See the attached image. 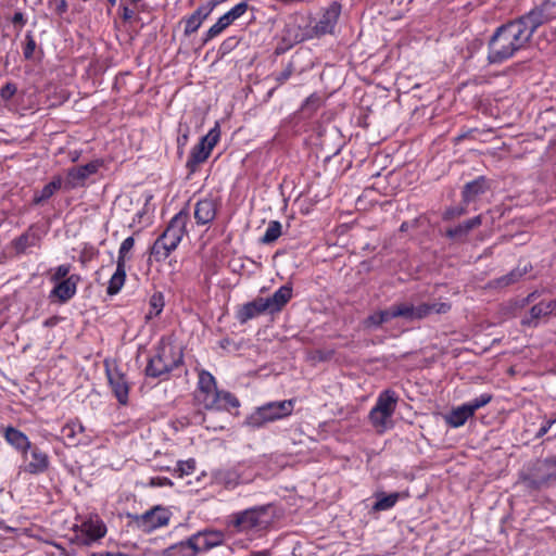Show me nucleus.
Wrapping results in <instances>:
<instances>
[{"instance_id": "nucleus-1", "label": "nucleus", "mask_w": 556, "mask_h": 556, "mask_svg": "<svg viewBox=\"0 0 556 556\" xmlns=\"http://www.w3.org/2000/svg\"><path fill=\"white\" fill-rule=\"evenodd\" d=\"M545 21L542 9H533L527 14L500 26L489 41L488 60L502 63L519 50L525 49L533 33Z\"/></svg>"}, {"instance_id": "nucleus-2", "label": "nucleus", "mask_w": 556, "mask_h": 556, "mask_svg": "<svg viewBox=\"0 0 556 556\" xmlns=\"http://www.w3.org/2000/svg\"><path fill=\"white\" fill-rule=\"evenodd\" d=\"M195 401L205 409L229 410L239 406L238 399L228 391H219L214 376L207 370H200Z\"/></svg>"}, {"instance_id": "nucleus-3", "label": "nucleus", "mask_w": 556, "mask_h": 556, "mask_svg": "<svg viewBox=\"0 0 556 556\" xmlns=\"http://www.w3.org/2000/svg\"><path fill=\"white\" fill-rule=\"evenodd\" d=\"M293 290L290 285H283L269 298H256L251 302L241 305L237 312V319L240 324L256 318L263 314H275L280 312L292 299Z\"/></svg>"}, {"instance_id": "nucleus-4", "label": "nucleus", "mask_w": 556, "mask_h": 556, "mask_svg": "<svg viewBox=\"0 0 556 556\" xmlns=\"http://www.w3.org/2000/svg\"><path fill=\"white\" fill-rule=\"evenodd\" d=\"M189 213L186 210L179 211L169 220L162 235L154 241L151 248V257L156 262L165 261L175 251L187 233Z\"/></svg>"}, {"instance_id": "nucleus-5", "label": "nucleus", "mask_w": 556, "mask_h": 556, "mask_svg": "<svg viewBox=\"0 0 556 556\" xmlns=\"http://www.w3.org/2000/svg\"><path fill=\"white\" fill-rule=\"evenodd\" d=\"M182 362L181 350L169 341L162 339L150 357L146 375L151 378H162L168 375Z\"/></svg>"}, {"instance_id": "nucleus-6", "label": "nucleus", "mask_w": 556, "mask_h": 556, "mask_svg": "<svg viewBox=\"0 0 556 556\" xmlns=\"http://www.w3.org/2000/svg\"><path fill=\"white\" fill-rule=\"evenodd\" d=\"M520 482L530 490L552 486L556 482V455L530 463L521 471Z\"/></svg>"}, {"instance_id": "nucleus-7", "label": "nucleus", "mask_w": 556, "mask_h": 556, "mask_svg": "<svg viewBox=\"0 0 556 556\" xmlns=\"http://www.w3.org/2000/svg\"><path fill=\"white\" fill-rule=\"evenodd\" d=\"M397 402L399 395L393 390L387 389L378 395L368 416L370 424L377 431L383 432L392 427V416Z\"/></svg>"}, {"instance_id": "nucleus-8", "label": "nucleus", "mask_w": 556, "mask_h": 556, "mask_svg": "<svg viewBox=\"0 0 556 556\" xmlns=\"http://www.w3.org/2000/svg\"><path fill=\"white\" fill-rule=\"evenodd\" d=\"M294 407L293 400L269 402L257 407L248 418L247 425L252 428H262L268 422H273L292 414Z\"/></svg>"}, {"instance_id": "nucleus-9", "label": "nucleus", "mask_w": 556, "mask_h": 556, "mask_svg": "<svg viewBox=\"0 0 556 556\" xmlns=\"http://www.w3.org/2000/svg\"><path fill=\"white\" fill-rule=\"evenodd\" d=\"M341 14V4L332 1L324 9L319 20L314 24L313 28H301L300 33L293 36V40H309L319 38L324 35L331 34L337 25Z\"/></svg>"}, {"instance_id": "nucleus-10", "label": "nucleus", "mask_w": 556, "mask_h": 556, "mask_svg": "<svg viewBox=\"0 0 556 556\" xmlns=\"http://www.w3.org/2000/svg\"><path fill=\"white\" fill-rule=\"evenodd\" d=\"M270 523L267 509L264 506L248 508L231 516L230 525L237 532L248 533L266 529Z\"/></svg>"}, {"instance_id": "nucleus-11", "label": "nucleus", "mask_w": 556, "mask_h": 556, "mask_svg": "<svg viewBox=\"0 0 556 556\" xmlns=\"http://www.w3.org/2000/svg\"><path fill=\"white\" fill-rule=\"evenodd\" d=\"M219 127L218 125H215L205 136L200 139L199 143L192 148L186 162V167L190 173H194L199 165L208 159L214 147L219 141Z\"/></svg>"}, {"instance_id": "nucleus-12", "label": "nucleus", "mask_w": 556, "mask_h": 556, "mask_svg": "<svg viewBox=\"0 0 556 556\" xmlns=\"http://www.w3.org/2000/svg\"><path fill=\"white\" fill-rule=\"evenodd\" d=\"M491 400V394L482 393L479 396L457 407H454L448 414L444 416V420L451 428L463 427L466 424V421L469 418H471L479 408L489 404Z\"/></svg>"}, {"instance_id": "nucleus-13", "label": "nucleus", "mask_w": 556, "mask_h": 556, "mask_svg": "<svg viewBox=\"0 0 556 556\" xmlns=\"http://www.w3.org/2000/svg\"><path fill=\"white\" fill-rule=\"evenodd\" d=\"M75 531L78 532L83 544L90 545L106 534V526L98 515H90L80 525L75 526Z\"/></svg>"}, {"instance_id": "nucleus-14", "label": "nucleus", "mask_w": 556, "mask_h": 556, "mask_svg": "<svg viewBox=\"0 0 556 556\" xmlns=\"http://www.w3.org/2000/svg\"><path fill=\"white\" fill-rule=\"evenodd\" d=\"M403 308L405 311L404 318L413 321L424 319L433 313L446 314L451 309V304L447 302H433L414 305L413 303L403 302Z\"/></svg>"}, {"instance_id": "nucleus-15", "label": "nucleus", "mask_w": 556, "mask_h": 556, "mask_svg": "<svg viewBox=\"0 0 556 556\" xmlns=\"http://www.w3.org/2000/svg\"><path fill=\"white\" fill-rule=\"evenodd\" d=\"M198 554L207 552L220 546L226 540L225 532L217 529L206 528L190 535Z\"/></svg>"}, {"instance_id": "nucleus-16", "label": "nucleus", "mask_w": 556, "mask_h": 556, "mask_svg": "<svg viewBox=\"0 0 556 556\" xmlns=\"http://www.w3.org/2000/svg\"><path fill=\"white\" fill-rule=\"evenodd\" d=\"M169 521L168 511L160 506H156L144 514L136 517V525L143 532L150 533L155 529L164 527Z\"/></svg>"}, {"instance_id": "nucleus-17", "label": "nucleus", "mask_w": 556, "mask_h": 556, "mask_svg": "<svg viewBox=\"0 0 556 556\" xmlns=\"http://www.w3.org/2000/svg\"><path fill=\"white\" fill-rule=\"evenodd\" d=\"M61 435L67 446L88 445L90 438L79 419H70L61 429Z\"/></svg>"}, {"instance_id": "nucleus-18", "label": "nucleus", "mask_w": 556, "mask_h": 556, "mask_svg": "<svg viewBox=\"0 0 556 556\" xmlns=\"http://www.w3.org/2000/svg\"><path fill=\"white\" fill-rule=\"evenodd\" d=\"M312 16L309 13H296L292 15L289 22L286 24L282 35V40L292 47L295 43L302 42L303 40H293V36L298 34V29L301 28H313Z\"/></svg>"}, {"instance_id": "nucleus-19", "label": "nucleus", "mask_w": 556, "mask_h": 556, "mask_svg": "<svg viewBox=\"0 0 556 556\" xmlns=\"http://www.w3.org/2000/svg\"><path fill=\"white\" fill-rule=\"evenodd\" d=\"M79 281V275L74 274L62 281L55 282L49 293V299L52 301L56 300L60 303H66L76 294Z\"/></svg>"}, {"instance_id": "nucleus-20", "label": "nucleus", "mask_w": 556, "mask_h": 556, "mask_svg": "<svg viewBox=\"0 0 556 556\" xmlns=\"http://www.w3.org/2000/svg\"><path fill=\"white\" fill-rule=\"evenodd\" d=\"M3 437L9 445L22 454L24 459L27 458V454L31 448V442L24 432L9 426L4 429Z\"/></svg>"}, {"instance_id": "nucleus-21", "label": "nucleus", "mask_w": 556, "mask_h": 556, "mask_svg": "<svg viewBox=\"0 0 556 556\" xmlns=\"http://www.w3.org/2000/svg\"><path fill=\"white\" fill-rule=\"evenodd\" d=\"M217 213V201L214 198L199 200L194 206V218L198 225H206L214 220Z\"/></svg>"}, {"instance_id": "nucleus-22", "label": "nucleus", "mask_w": 556, "mask_h": 556, "mask_svg": "<svg viewBox=\"0 0 556 556\" xmlns=\"http://www.w3.org/2000/svg\"><path fill=\"white\" fill-rule=\"evenodd\" d=\"M108 379L118 403L126 405L128 402L129 386L125 376L118 370H108Z\"/></svg>"}, {"instance_id": "nucleus-23", "label": "nucleus", "mask_w": 556, "mask_h": 556, "mask_svg": "<svg viewBox=\"0 0 556 556\" xmlns=\"http://www.w3.org/2000/svg\"><path fill=\"white\" fill-rule=\"evenodd\" d=\"M214 9V4L205 3L200 5L191 15H189L185 20V35L190 36L195 33L203 22L207 18V16L212 13Z\"/></svg>"}, {"instance_id": "nucleus-24", "label": "nucleus", "mask_w": 556, "mask_h": 556, "mask_svg": "<svg viewBox=\"0 0 556 556\" xmlns=\"http://www.w3.org/2000/svg\"><path fill=\"white\" fill-rule=\"evenodd\" d=\"M30 460L25 465L24 470L30 475H40L48 470L50 459L46 452L37 446H31Z\"/></svg>"}, {"instance_id": "nucleus-25", "label": "nucleus", "mask_w": 556, "mask_h": 556, "mask_svg": "<svg viewBox=\"0 0 556 556\" xmlns=\"http://www.w3.org/2000/svg\"><path fill=\"white\" fill-rule=\"evenodd\" d=\"M482 224L481 215L467 219L453 228H448L445 232L446 237L453 240H460L473 229Z\"/></svg>"}, {"instance_id": "nucleus-26", "label": "nucleus", "mask_w": 556, "mask_h": 556, "mask_svg": "<svg viewBox=\"0 0 556 556\" xmlns=\"http://www.w3.org/2000/svg\"><path fill=\"white\" fill-rule=\"evenodd\" d=\"M98 164L88 163L83 166L73 167L68 170L67 178L72 187L81 185L90 175L97 173Z\"/></svg>"}, {"instance_id": "nucleus-27", "label": "nucleus", "mask_w": 556, "mask_h": 556, "mask_svg": "<svg viewBox=\"0 0 556 556\" xmlns=\"http://www.w3.org/2000/svg\"><path fill=\"white\" fill-rule=\"evenodd\" d=\"M405 493L393 492L390 494H386L384 492H377L375 494L376 502L372 506L375 511H384L389 510L395 506V504L401 500L406 497Z\"/></svg>"}, {"instance_id": "nucleus-28", "label": "nucleus", "mask_w": 556, "mask_h": 556, "mask_svg": "<svg viewBox=\"0 0 556 556\" xmlns=\"http://www.w3.org/2000/svg\"><path fill=\"white\" fill-rule=\"evenodd\" d=\"M198 552L189 536L187 540L170 545L163 549L160 556H197Z\"/></svg>"}, {"instance_id": "nucleus-29", "label": "nucleus", "mask_w": 556, "mask_h": 556, "mask_svg": "<svg viewBox=\"0 0 556 556\" xmlns=\"http://www.w3.org/2000/svg\"><path fill=\"white\" fill-rule=\"evenodd\" d=\"M556 311V301L555 300H548V301H541L540 303L535 304L530 309V318L523 320V324L528 325H536V321L541 317H545L547 315L553 314Z\"/></svg>"}, {"instance_id": "nucleus-30", "label": "nucleus", "mask_w": 556, "mask_h": 556, "mask_svg": "<svg viewBox=\"0 0 556 556\" xmlns=\"http://www.w3.org/2000/svg\"><path fill=\"white\" fill-rule=\"evenodd\" d=\"M488 189V182L484 177H479L470 182H467L463 190V201L465 204L472 202L479 194H482Z\"/></svg>"}, {"instance_id": "nucleus-31", "label": "nucleus", "mask_w": 556, "mask_h": 556, "mask_svg": "<svg viewBox=\"0 0 556 556\" xmlns=\"http://www.w3.org/2000/svg\"><path fill=\"white\" fill-rule=\"evenodd\" d=\"M125 280H126V266L123 265L122 263L121 264L116 263V270L112 275L111 279L109 280L106 293L109 295L117 294L124 287Z\"/></svg>"}, {"instance_id": "nucleus-32", "label": "nucleus", "mask_w": 556, "mask_h": 556, "mask_svg": "<svg viewBox=\"0 0 556 556\" xmlns=\"http://www.w3.org/2000/svg\"><path fill=\"white\" fill-rule=\"evenodd\" d=\"M62 186V178L60 176L54 177L52 181L47 184L40 191L34 195V203L39 204L50 199Z\"/></svg>"}, {"instance_id": "nucleus-33", "label": "nucleus", "mask_w": 556, "mask_h": 556, "mask_svg": "<svg viewBox=\"0 0 556 556\" xmlns=\"http://www.w3.org/2000/svg\"><path fill=\"white\" fill-rule=\"evenodd\" d=\"M281 229H282V225L280 222L270 220L267 225V228H266L264 235L260 239V241L263 244H270V243L275 242L281 236V232H282Z\"/></svg>"}, {"instance_id": "nucleus-34", "label": "nucleus", "mask_w": 556, "mask_h": 556, "mask_svg": "<svg viewBox=\"0 0 556 556\" xmlns=\"http://www.w3.org/2000/svg\"><path fill=\"white\" fill-rule=\"evenodd\" d=\"M232 22L224 14L204 35V43L220 35Z\"/></svg>"}, {"instance_id": "nucleus-35", "label": "nucleus", "mask_w": 556, "mask_h": 556, "mask_svg": "<svg viewBox=\"0 0 556 556\" xmlns=\"http://www.w3.org/2000/svg\"><path fill=\"white\" fill-rule=\"evenodd\" d=\"M378 313H379L383 324L390 321L393 318H399V317L404 318V315H405V311L403 308V302L395 303L387 309L378 311Z\"/></svg>"}, {"instance_id": "nucleus-36", "label": "nucleus", "mask_w": 556, "mask_h": 556, "mask_svg": "<svg viewBox=\"0 0 556 556\" xmlns=\"http://www.w3.org/2000/svg\"><path fill=\"white\" fill-rule=\"evenodd\" d=\"M217 479L227 488H235L241 482V477L236 469L222 470L217 475Z\"/></svg>"}, {"instance_id": "nucleus-37", "label": "nucleus", "mask_w": 556, "mask_h": 556, "mask_svg": "<svg viewBox=\"0 0 556 556\" xmlns=\"http://www.w3.org/2000/svg\"><path fill=\"white\" fill-rule=\"evenodd\" d=\"M164 307V295L161 292H155L150 298V311L147 315L148 318L155 317L161 314Z\"/></svg>"}, {"instance_id": "nucleus-38", "label": "nucleus", "mask_w": 556, "mask_h": 556, "mask_svg": "<svg viewBox=\"0 0 556 556\" xmlns=\"http://www.w3.org/2000/svg\"><path fill=\"white\" fill-rule=\"evenodd\" d=\"M98 255L99 251L96 249L94 245L90 243H84L79 252V262L83 266H86L89 262L97 258Z\"/></svg>"}, {"instance_id": "nucleus-39", "label": "nucleus", "mask_w": 556, "mask_h": 556, "mask_svg": "<svg viewBox=\"0 0 556 556\" xmlns=\"http://www.w3.org/2000/svg\"><path fill=\"white\" fill-rule=\"evenodd\" d=\"M195 470V460L190 458L187 460H180L177 463L176 468L174 469L175 475L178 478H184L186 476H190Z\"/></svg>"}, {"instance_id": "nucleus-40", "label": "nucleus", "mask_w": 556, "mask_h": 556, "mask_svg": "<svg viewBox=\"0 0 556 556\" xmlns=\"http://www.w3.org/2000/svg\"><path fill=\"white\" fill-rule=\"evenodd\" d=\"M135 245V239L132 237H127L121 243L117 256V264H123L126 266V261L128 258V253L132 250Z\"/></svg>"}, {"instance_id": "nucleus-41", "label": "nucleus", "mask_w": 556, "mask_h": 556, "mask_svg": "<svg viewBox=\"0 0 556 556\" xmlns=\"http://www.w3.org/2000/svg\"><path fill=\"white\" fill-rule=\"evenodd\" d=\"M70 271H71V265L70 264L59 265L55 268L51 269L50 281L53 282V283L62 281V280L66 279L70 276L68 275Z\"/></svg>"}, {"instance_id": "nucleus-42", "label": "nucleus", "mask_w": 556, "mask_h": 556, "mask_svg": "<svg viewBox=\"0 0 556 556\" xmlns=\"http://www.w3.org/2000/svg\"><path fill=\"white\" fill-rule=\"evenodd\" d=\"M467 213V208L465 205H456L447 207L443 214L442 219L445 222L458 218Z\"/></svg>"}, {"instance_id": "nucleus-43", "label": "nucleus", "mask_w": 556, "mask_h": 556, "mask_svg": "<svg viewBox=\"0 0 556 556\" xmlns=\"http://www.w3.org/2000/svg\"><path fill=\"white\" fill-rule=\"evenodd\" d=\"M248 10L247 2H240L225 13V15L233 23L241 17Z\"/></svg>"}, {"instance_id": "nucleus-44", "label": "nucleus", "mask_w": 556, "mask_h": 556, "mask_svg": "<svg viewBox=\"0 0 556 556\" xmlns=\"http://www.w3.org/2000/svg\"><path fill=\"white\" fill-rule=\"evenodd\" d=\"M17 91V87L14 83H7L1 89H0V97L4 101L11 100Z\"/></svg>"}, {"instance_id": "nucleus-45", "label": "nucleus", "mask_w": 556, "mask_h": 556, "mask_svg": "<svg viewBox=\"0 0 556 556\" xmlns=\"http://www.w3.org/2000/svg\"><path fill=\"white\" fill-rule=\"evenodd\" d=\"M36 50V41L31 35H26V43L23 49V54L26 60H30Z\"/></svg>"}, {"instance_id": "nucleus-46", "label": "nucleus", "mask_w": 556, "mask_h": 556, "mask_svg": "<svg viewBox=\"0 0 556 556\" xmlns=\"http://www.w3.org/2000/svg\"><path fill=\"white\" fill-rule=\"evenodd\" d=\"M33 243L30 242V236L28 233H24L18 237L15 242V250L20 253L25 252L27 248H29Z\"/></svg>"}, {"instance_id": "nucleus-47", "label": "nucleus", "mask_w": 556, "mask_h": 556, "mask_svg": "<svg viewBox=\"0 0 556 556\" xmlns=\"http://www.w3.org/2000/svg\"><path fill=\"white\" fill-rule=\"evenodd\" d=\"M526 271H520L519 269L510 271L508 275L500 278L498 282L503 286L510 285L517 281Z\"/></svg>"}, {"instance_id": "nucleus-48", "label": "nucleus", "mask_w": 556, "mask_h": 556, "mask_svg": "<svg viewBox=\"0 0 556 556\" xmlns=\"http://www.w3.org/2000/svg\"><path fill=\"white\" fill-rule=\"evenodd\" d=\"M49 7L58 15H63L67 11V2H66V0H49Z\"/></svg>"}, {"instance_id": "nucleus-49", "label": "nucleus", "mask_w": 556, "mask_h": 556, "mask_svg": "<svg viewBox=\"0 0 556 556\" xmlns=\"http://www.w3.org/2000/svg\"><path fill=\"white\" fill-rule=\"evenodd\" d=\"M188 140H189V130L187 128L184 132L179 134V136L177 137V152L180 156L184 154V149H185L186 144L188 143Z\"/></svg>"}, {"instance_id": "nucleus-50", "label": "nucleus", "mask_w": 556, "mask_h": 556, "mask_svg": "<svg viewBox=\"0 0 556 556\" xmlns=\"http://www.w3.org/2000/svg\"><path fill=\"white\" fill-rule=\"evenodd\" d=\"M383 323H382L381 317H380L378 312L372 313L365 320V326L366 327H375L376 328V327H379Z\"/></svg>"}, {"instance_id": "nucleus-51", "label": "nucleus", "mask_w": 556, "mask_h": 556, "mask_svg": "<svg viewBox=\"0 0 556 556\" xmlns=\"http://www.w3.org/2000/svg\"><path fill=\"white\" fill-rule=\"evenodd\" d=\"M293 73L292 65H288L280 74L277 75L276 80L279 84L287 81Z\"/></svg>"}, {"instance_id": "nucleus-52", "label": "nucleus", "mask_w": 556, "mask_h": 556, "mask_svg": "<svg viewBox=\"0 0 556 556\" xmlns=\"http://www.w3.org/2000/svg\"><path fill=\"white\" fill-rule=\"evenodd\" d=\"M150 484L152 486H167V485H172L173 483H172V481L168 478L157 477V478H151Z\"/></svg>"}, {"instance_id": "nucleus-53", "label": "nucleus", "mask_w": 556, "mask_h": 556, "mask_svg": "<svg viewBox=\"0 0 556 556\" xmlns=\"http://www.w3.org/2000/svg\"><path fill=\"white\" fill-rule=\"evenodd\" d=\"M555 421H556L555 419L546 420V421H545V422L540 427V429H539V431H538L536 437H538V438H541V437L545 435V434L548 432V430L551 429V427L555 424Z\"/></svg>"}, {"instance_id": "nucleus-54", "label": "nucleus", "mask_w": 556, "mask_h": 556, "mask_svg": "<svg viewBox=\"0 0 556 556\" xmlns=\"http://www.w3.org/2000/svg\"><path fill=\"white\" fill-rule=\"evenodd\" d=\"M122 10H123L122 16H123L124 21H130L134 17L135 11L129 9L127 5H123Z\"/></svg>"}, {"instance_id": "nucleus-55", "label": "nucleus", "mask_w": 556, "mask_h": 556, "mask_svg": "<svg viewBox=\"0 0 556 556\" xmlns=\"http://www.w3.org/2000/svg\"><path fill=\"white\" fill-rule=\"evenodd\" d=\"M53 546L58 549L60 556H73L70 552H67L61 545L53 543Z\"/></svg>"}, {"instance_id": "nucleus-56", "label": "nucleus", "mask_w": 556, "mask_h": 556, "mask_svg": "<svg viewBox=\"0 0 556 556\" xmlns=\"http://www.w3.org/2000/svg\"><path fill=\"white\" fill-rule=\"evenodd\" d=\"M0 530L5 532H15L16 529L8 526L4 520L0 519Z\"/></svg>"}, {"instance_id": "nucleus-57", "label": "nucleus", "mask_w": 556, "mask_h": 556, "mask_svg": "<svg viewBox=\"0 0 556 556\" xmlns=\"http://www.w3.org/2000/svg\"><path fill=\"white\" fill-rule=\"evenodd\" d=\"M21 22H23V14L17 12L13 16V23H21Z\"/></svg>"}, {"instance_id": "nucleus-58", "label": "nucleus", "mask_w": 556, "mask_h": 556, "mask_svg": "<svg viewBox=\"0 0 556 556\" xmlns=\"http://www.w3.org/2000/svg\"><path fill=\"white\" fill-rule=\"evenodd\" d=\"M142 0H130V2L134 4V5H137L141 2Z\"/></svg>"}, {"instance_id": "nucleus-59", "label": "nucleus", "mask_w": 556, "mask_h": 556, "mask_svg": "<svg viewBox=\"0 0 556 556\" xmlns=\"http://www.w3.org/2000/svg\"><path fill=\"white\" fill-rule=\"evenodd\" d=\"M112 5H115L117 0H108Z\"/></svg>"}]
</instances>
